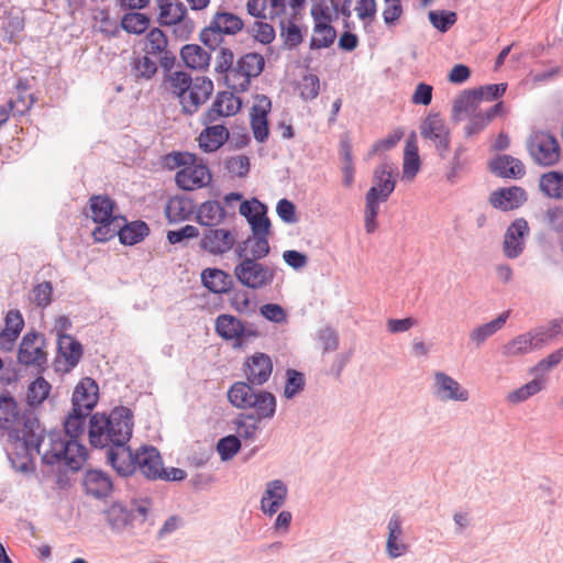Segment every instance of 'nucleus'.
<instances>
[{"label": "nucleus", "mask_w": 563, "mask_h": 563, "mask_svg": "<svg viewBox=\"0 0 563 563\" xmlns=\"http://www.w3.org/2000/svg\"><path fill=\"white\" fill-rule=\"evenodd\" d=\"M267 238L268 235L252 234L240 243L235 250L239 260L254 258V261H261L266 257L271 251Z\"/></svg>", "instance_id": "393cba45"}, {"label": "nucleus", "mask_w": 563, "mask_h": 563, "mask_svg": "<svg viewBox=\"0 0 563 563\" xmlns=\"http://www.w3.org/2000/svg\"><path fill=\"white\" fill-rule=\"evenodd\" d=\"M228 172L238 177H244L250 170V159L245 155H238L225 162Z\"/></svg>", "instance_id": "774afa93"}, {"label": "nucleus", "mask_w": 563, "mask_h": 563, "mask_svg": "<svg viewBox=\"0 0 563 563\" xmlns=\"http://www.w3.org/2000/svg\"><path fill=\"white\" fill-rule=\"evenodd\" d=\"M51 384L43 377H37L27 389V401L31 406L41 405L49 395Z\"/></svg>", "instance_id": "5fc2aeb1"}, {"label": "nucleus", "mask_w": 563, "mask_h": 563, "mask_svg": "<svg viewBox=\"0 0 563 563\" xmlns=\"http://www.w3.org/2000/svg\"><path fill=\"white\" fill-rule=\"evenodd\" d=\"M229 130L222 125L207 126L199 135V146L207 153H211L220 148L229 139Z\"/></svg>", "instance_id": "c756f323"}, {"label": "nucleus", "mask_w": 563, "mask_h": 563, "mask_svg": "<svg viewBox=\"0 0 563 563\" xmlns=\"http://www.w3.org/2000/svg\"><path fill=\"white\" fill-rule=\"evenodd\" d=\"M88 416H90V413H85L82 410L78 411L73 408L64 422V437H66L67 440L78 441V438L82 435L85 431Z\"/></svg>", "instance_id": "37998d69"}, {"label": "nucleus", "mask_w": 563, "mask_h": 563, "mask_svg": "<svg viewBox=\"0 0 563 563\" xmlns=\"http://www.w3.org/2000/svg\"><path fill=\"white\" fill-rule=\"evenodd\" d=\"M562 329L561 321L552 320L547 325H541L530 330L531 336H533V343L537 350L542 349L550 341H552Z\"/></svg>", "instance_id": "49530a36"}, {"label": "nucleus", "mask_w": 563, "mask_h": 563, "mask_svg": "<svg viewBox=\"0 0 563 563\" xmlns=\"http://www.w3.org/2000/svg\"><path fill=\"white\" fill-rule=\"evenodd\" d=\"M265 66L264 57L258 53H247L241 56L234 69L225 78V85L232 91L244 92L249 89L251 79L258 77Z\"/></svg>", "instance_id": "6e6552de"}, {"label": "nucleus", "mask_w": 563, "mask_h": 563, "mask_svg": "<svg viewBox=\"0 0 563 563\" xmlns=\"http://www.w3.org/2000/svg\"><path fill=\"white\" fill-rule=\"evenodd\" d=\"M481 102L475 89L463 91L453 103L452 119L462 120L464 114H472Z\"/></svg>", "instance_id": "4c0bfd02"}, {"label": "nucleus", "mask_w": 563, "mask_h": 563, "mask_svg": "<svg viewBox=\"0 0 563 563\" xmlns=\"http://www.w3.org/2000/svg\"><path fill=\"white\" fill-rule=\"evenodd\" d=\"M536 346L533 343V336H531L530 331L519 334L506 343L501 347V353L506 357H516L526 355L536 351Z\"/></svg>", "instance_id": "e433bc0d"}, {"label": "nucleus", "mask_w": 563, "mask_h": 563, "mask_svg": "<svg viewBox=\"0 0 563 563\" xmlns=\"http://www.w3.org/2000/svg\"><path fill=\"white\" fill-rule=\"evenodd\" d=\"M336 37V31L330 23H316L313 36L310 40L311 49L330 47Z\"/></svg>", "instance_id": "a18cd8bd"}, {"label": "nucleus", "mask_w": 563, "mask_h": 563, "mask_svg": "<svg viewBox=\"0 0 563 563\" xmlns=\"http://www.w3.org/2000/svg\"><path fill=\"white\" fill-rule=\"evenodd\" d=\"M408 551L404 542L402 519L399 512L391 514L387 522L386 553L390 559H397Z\"/></svg>", "instance_id": "6ab92c4d"}, {"label": "nucleus", "mask_w": 563, "mask_h": 563, "mask_svg": "<svg viewBox=\"0 0 563 563\" xmlns=\"http://www.w3.org/2000/svg\"><path fill=\"white\" fill-rule=\"evenodd\" d=\"M249 32L262 44H269L275 38L274 27L263 21L254 22Z\"/></svg>", "instance_id": "0e129e2a"}, {"label": "nucleus", "mask_w": 563, "mask_h": 563, "mask_svg": "<svg viewBox=\"0 0 563 563\" xmlns=\"http://www.w3.org/2000/svg\"><path fill=\"white\" fill-rule=\"evenodd\" d=\"M305 387L303 374L296 369H287L286 372V384L284 388V396L287 399H292L297 396Z\"/></svg>", "instance_id": "13d9d810"}, {"label": "nucleus", "mask_w": 563, "mask_h": 563, "mask_svg": "<svg viewBox=\"0 0 563 563\" xmlns=\"http://www.w3.org/2000/svg\"><path fill=\"white\" fill-rule=\"evenodd\" d=\"M287 486L280 479H274L266 484L262 499L285 501L287 498Z\"/></svg>", "instance_id": "69168bd1"}, {"label": "nucleus", "mask_w": 563, "mask_h": 563, "mask_svg": "<svg viewBox=\"0 0 563 563\" xmlns=\"http://www.w3.org/2000/svg\"><path fill=\"white\" fill-rule=\"evenodd\" d=\"M432 395L440 401H467L468 391L452 376L444 372L437 371L433 374L431 386Z\"/></svg>", "instance_id": "f8f14e48"}, {"label": "nucleus", "mask_w": 563, "mask_h": 563, "mask_svg": "<svg viewBox=\"0 0 563 563\" xmlns=\"http://www.w3.org/2000/svg\"><path fill=\"white\" fill-rule=\"evenodd\" d=\"M300 96L305 100H312L318 97L320 81L316 75H306L299 84Z\"/></svg>", "instance_id": "338daca9"}, {"label": "nucleus", "mask_w": 563, "mask_h": 563, "mask_svg": "<svg viewBox=\"0 0 563 563\" xmlns=\"http://www.w3.org/2000/svg\"><path fill=\"white\" fill-rule=\"evenodd\" d=\"M257 421L254 413L241 415L240 418L234 421L238 432L236 437H239V439L254 440L258 430Z\"/></svg>", "instance_id": "6e6d98bb"}, {"label": "nucleus", "mask_w": 563, "mask_h": 563, "mask_svg": "<svg viewBox=\"0 0 563 563\" xmlns=\"http://www.w3.org/2000/svg\"><path fill=\"white\" fill-rule=\"evenodd\" d=\"M135 472L139 471L148 479H157L162 475V457L154 446H142L136 450Z\"/></svg>", "instance_id": "a211bd4d"}, {"label": "nucleus", "mask_w": 563, "mask_h": 563, "mask_svg": "<svg viewBox=\"0 0 563 563\" xmlns=\"http://www.w3.org/2000/svg\"><path fill=\"white\" fill-rule=\"evenodd\" d=\"M429 20L431 24L440 32H446L455 22L456 14L452 11H430Z\"/></svg>", "instance_id": "052dcab7"}, {"label": "nucleus", "mask_w": 563, "mask_h": 563, "mask_svg": "<svg viewBox=\"0 0 563 563\" xmlns=\"http://www.w3.org/2000/svg\"><path fill=\"white\" fill-rule=\"evenodd\" d=\"M135 455L136 451L133 452L128 444H118L106 451L107 462L122 477L135 473Z\"/></svg>", "instance_id": "dca6fc26"}, {"label": "nucleus", "mask_w": 563, "mask_h": 563, "mask_svg": "<svg viewBox=\"0 0 563 563\" xmlns=\"http://www.w3.org/2000/svg\"><path fill=\"white\" fill-rule=\"evenodd\" d=\"M150 233V228L144 221L128 222L124 217L119 219L113 228L107 225L96 227L92 236L97 242H107L115 235L124 245H134L144 240Z\"/></svg>", "instance_id": "0eeeda50"}, {"label": "nucleus", "mask_w": 563, "mask_h": 563, "mask_svg": "<svg viewBox=\"0 0 563 563\" xmlns=\"http://www.w3.org/2000/svg\"><path fill=\"white\" fill-rule=\"evenodd\" d=\"M240 213L246 218L254 235H269L271 221L267 217V207L258 199L242 201Z\"/></svg>", "instance_id": "ddd939ff"}, {"label": "nucleus", "mask_w": 563, "mask_h": 563, "mask_svg": "<svg viewBox=\"0 0 563 563\" xmlns=\"http://www.w3.org/2000/svg\"><path fill=\"white\" fill-rule=\"evenodd\" d=\"M397 167L391 163H383L374 172V186L377 188L378 201H386L395 189L394 174Z\"/></svg>", "instance_id": "cd10ccee"}, {"label": "nucleus", "mask_w": 563, "mask_h": 563, "mask_svg": "<svg viewBox=\"0 0 563 563\" xmlns=\"http://www.w3.org/2000/svg\"><path fill=\"white\" fill-rule=\"evenodd\" d=\"M527 200L526 191L517 186L500 188L490 194L489 202L496 209L509 211L519 208Z\"/></svg>", "instance_id": "b1692460"}, {"label": "nucleus", "mask_w": 563, "mask_h": 563, "mask_svg": "<svg viewBox=\"0 0 563 563\" xmlns=\"http://www.w3.org/2000/svg\"><path fill=\"white\" fill-rule=\"evenodd\" d=\"M168 89L179 99L184 114H195L213 92V82L208 77L191 76L185 71H174L167 76Z\"/></svg>", "instance_id": "7ed1b4c3"}, {"label": "nucleus", "mask_w": 563, "mask_h": 563, "mask_svg": "<svg viewBox=\"0 0 563 563\" xmlns=\"http://www.w3.org/2000/svg\"><path fill=\"white\" fill-rule=\"evenodd\" d=\"M180 56L187 67L205 69L210 62V55L197 44H187L180 51Z\"/></svg>", "instance_id": "58836bf2"}, {"label": "nucleus", "mask_w": 563, "mask_h": 563, "mask_svg": "<svg viewBox=\"0 0 563 563\" xmlns=\"http://www.w3.org/2000/svg\"><path fill=\"white\" fill-rule=\"evenodd\" d=\"M544 388V380L542 378H533L531 382L527 383L526 385L515 389L514 391L509 393L507 396V400L511 404H519L531 396L540 393Z\"/></svg>", "instance_id": "3c124183"}, {"label": "nucleus", "mask_w": 563, "mask_h": 563, "mask_svg": "<svg viewBox=\"0 0 563 563\" xmlns=\"http://www.w3.org/2000/svg\"><path fill=\"white\" fill-rule=\"evenodd\" d=\"M490 170L504 178H521L526 170L525 165L518 158L510 155H498L489 163Z\"/></svg>", "instance_id": "c85d7f7f"}, {"label": "nucleus", "mask_w": 563, "mask_h": 563, "mask_svg": "<svg viewBox=\"0 0 563 563\" xmlns=\"http://www.w3.org/2000/svg\"><path fill=\"white\" fill-rule=\"evenodd\" d=\"M365 200V230L367 233H373L377 227L376 217L379 210L377 188H369Z\"/></svg>", "instance_id": "603ef678"}, {"label": "nucleus", "mask_w": 563, "mask_h": 563, "mask_svg": "<svg viewBox=\"0 0 563 563\" xmlns=\"http://www.w3.org/2000/svg\"><path fill=\"white\" fill-rule=\"evenodd\" d=\"M211 22L223 35H234L244 26L242 19L230 12H217Z\"/></svg>", "instance_id": "c03bdc74"}, {"label": "nucleus", "mask_w": 563, "mask_h": 563, "mask_svg": "<svg viewBox=\"0 0 563 563\" xmlns=\"http://www.w3.org/2000/svg\"><path fill=\"white\" fill-rule=\"evenodd\" d=\"M234 243V235L225 229H208L200 241L201 247L213 255L229 252Z\"/></svg>", "instance_id": "412c9836"}, {"label": "nucleus", "mask_w": 563, "mask_h": 563, "mask_svg": "<svg viewBox=\"0 0 563 563\" xmlns=\"http://www.w3.org/2000/svg\"><path fill=\"white\" fill-rule=\"evenodd\" d=\"M306 0H271L269 19H279L280 37L287 48L297 47L303 40L296 20Z\"/></svg>", "instance_id": "20e7f679"}, {"label": "nucleus", "mask_w": 563, "mask_h": 563, "mask_svg": "<svg viewBox=\"0 0 563 563\" xmlns=\"http://www.w3.org/2000/svg\"><path fill=\"white\" fill-rule=\"evenodd\" d=\"M228 294L230 305L236 312L244 316H252L255 312V305L247 290L233 287Z\"/></svg>", "instance_id": "de8ad7c7"}, {"label": "nucleus", "mask_w": 563, "mask_h": 563, "mask_svg": "<svg viewBox=\"0 0 563 563\" xmlns=\"http://www.w3.org/2000/svg\"><path fill=\"white\" fill-rule=\"evenodd\" d=\"M527 150L532 161L544 167L556 164L561 157V147L556 137L544 131H536L529 136Z\"/></svg>", "instance_id": "9d476101"}, {"label": "nucleus", "mask_w": 563, "mask_h": 563, "mask_svg": "<svg viewBox=\"0 0 563 563\" xmlns=\"http://www.w3.org/2000/svg\"><path fill=\"white\" fill-rule=\"evenodd\" d=\"M510 311L500 313L496 319L474 328L470 332V340L475 346H481L487 339L497 333L507 322Z\"/></svg>", "instance_id": "7c9ffc66"}, {"label": "nucleus", "mask_w": 563, "mask_h": 563, "mask_svg": "<svg viewBox=\"0 0 563 563\" xmlns=\"http://www.w3.org/2000/svg\"><path fill=\"white\" fill-rule=\"evenodd\" d=\"M272 108L271 99L265 95H256L255 103L251 109V128L254 139L264 143L268 139V121L267 115Z\"/></svg>", "instance_id": "4468645a"}, {"label": "nucleus", "mask_w": 563, "mask_h": 563, "mask_svg": "<svg viewBox=\"0 0 563 563\" xmlns=\"http://www.w3.org/2000/svg\"><path fill=\"white\" fill-rule=\"evenodd\" d=\"M159 18L162 25H176L180 23L186 14L187 8L181 2H168L167 0H158Z\"/></svg>", "instance_id": "473e14b6"}, {"label": "nucleus", "mask_w": 563, "mask_h": 563, "mask_svg": "<svg viewBox=\"0 0 563 563\" xmlns=\"http://www.w3.org/2000/svg\"><path fill=\"white\" fill-rule=\"evenodd\" d=\"M150 25V18L140 12H129L122 16L121 26L131 34H142Z\"/></svg>", "instance_id": "8fccbe9b"}, {"label": "nucleus", "mask_w": 563, "mask_h": 563, "mask_svg": "<svg viewBox=\"0 0 563 563\" xmlns=\"http://www.w3.org/2000/svg\"><path fill=\"white\" fill-rule=\"evenodd\" d=\"M540 189L549 197L563 198V173L549 172L540 178Z\"/></svg>", "instance_id": "09e8293b"}, {"label": "nucleus", "mask_w": 563, "mask_h": 563, "mask_svg": "<svg viewBox=\"0 0 563 563\" xmlns=\"http://www.w3.org/2000/svg\"><path fill=\"white\" fill-rule=\"evenodd\" d=\"M251 408L255 410L254 416L257 420L271 419L276 411V398L269 391L257 390L256 396L253 397Z\"/></svg>", "instance_id": "ea45409f"}, {"label": "nucleus", "mask_w": 563, "mask_h": 563, "mask_svg": "<svg viewBox=\"0 0 563 563\" xmlns=\"http://www.w3.org/2000/svg\"><path fill=\"white\" fill-rule=\"evenodd\" d=\"M252 386L253 385H251L249 382L234 383L228 391V398L230 402L236 408H251L253 397H255L257 394V391H255Z\"/></svg>", "instance_id": "f704fd0d"}, {"label": "nucleus", "mask_w": 563, "mask_h": 563, "mask_svg": "<svg viewBox=\"0 0 563 563\" xmlns=\"http://www.w3.org/2000/svg\"><path fill=\"white\" fill-rule=\"evenodd\" d=\"M467 148L463 144H459L454 150V155L450 162V169L446 174L449 181H453L457 174L463 170L467 164V159L464 157Z\"/></svg>", "instance_id": "e2e57ef3"}, {"label": "nucleus", "mask_w": 563, "mask_h": 563, "mask_svg": "<svg viewBox=\"0 0 563 563\" xmlns=\"http://www.w3.org/2000/svg\"><path fill=\"white\" fill-rule=\"evenodd\" d=\"M85 490L96 498H104L112 492V482L109 475L100 470H89L84 477Z\"/></svg>", "instance_id": "a878e982"}, {"label": "nucleus", "mask_w": 563, "mask_h": 563, "mask_svg": "<svg viewBox=\"0 0 563 563\" xmlns=\"http://www.w3.org/2000/svg\"><path fill=\"white\" fill-rule=\"evenodd\" d=\"M98 385L89 377L82 378L75 387L73 393V408L82 410L85 413H91L98 401Z\"/></svg>", "instance_id": "aec40b11"}, {"label": "nucleus", "mask_w": 563, "mask_h": 563, "mask_svg": "<svg viewBox=\"0 0 563 563\" xmlns=\"http://www.w3.org/2000/svg\"><path fill=\"white\" fill-rule=\"evenodd\" d=\"M420 167V158L418 154V146L416 143V135L412 133L407 140L404 156L402 177L405 179H412Z\"/></svg>", "instance_id": "a19ab883"}, {"label": "nucleus", "mask_w": 563, "mask_h": 563, "mask_svg": "<svg viewBox=\"0 0 563 563\" xmlns=\"http://www.w3.org/2000/svg\"><path fill=\"white\" fill-rule=\"evenodd\" d=\"M168 41L161 29L154 27L146 35L145 53L147 55H161L167 49Z\"/></svg>", "instance_id": "864d4df0"}, {"label": "nucleus", "mask_w": 563, "mask_h": 563, "mask_svg": "<svg viewBox=\"0 0 563 563\" xmlns=\"http://www.w3.org/2000/svg\"><path fill=\"white\" fill-rule=\"evenodd\" d=\"M21 441L29 453L41 455L44 464L65 465L73 472L80 470L88 456L79 441L67 440L60 430L46 432L40 424L27 429Z\"/></svg>", "instance_id": "f257e3e1"}, {"label": "nucleus", "mask_w": 563, "mask_h": 563, "mask_svg": "<svg viewBox=\"0 0 563 563\" xmlns=\"http://www.w3.org/2000/svg\"><path fill=\"white\" fill-rule=\"evenodd\" d=\"M133 431V413L126 407H117L109 415L95 413L90 417L89 440L92 446L109 449L128 444Z\"/></svg>", "instance_id": "f03ea898"}, {"label": "nucleus", "mask_w": 563, "mask_h": 563, "mask_svg": "<svg viewBox=\"0 0 563 563\" xmlns=\"http://www.w3.org/2000/svg\"><path fill=\"white\" fill-rule=\"evenodd\" d=\"M234 276L242 286L257 290L273 283L275 268L254 258H243L234 267Z\"/></svg>", "instance_id": "1a4fd4ad"}, {"label": "nucleus", "mask_w": 563, "mask_h": 563, "mask_svg": "<svg viewBox=\"0 0 563 563\" xmlns=\"http://www.w3.org/2000/svg\"><path fill=\"white\" fill-rule=\"evenodd\" d=\"M157 71V65L145 53L144 56L137 57L132 63V73L136 79H151Z\"/></svg>", "instance_id": "4d7b16f0"}, {"label": "nucleus", "mask_w": 563, "mask_h": 563, "mask_svg": "<svg viewBox=\"0 0 563 563\" xmlns=\"http://www.w3.org/2000/svg\"><path fill=\"white\" fill-rule=\"evenodd\" d=\"M45 339L35 331L23 335L19 351L18 361L24 366H32L36 369H43L47 363V354L44 351Z\"/></svg>", "instance_id": "9b49d317"}, {"label": "nucleus", "mask_w": 563, "mask_h": 563, "mask_svg": "<svg viewBox=\"0 0 563 563\" xmlns=\"http://www.w3.org/2000/svg\"><path fill=\"white\" fill-rule=\"evenodd\" d=\"M89 208L91 219L98 224L97 227L107 225L113 228L119 219H122V216H113L114 202L108 196H91Z\"/></svg>", "instance_id": "4be33fe9"}, {"label": "nucleus", "mask_w": 563, "mask_h": 563, "mask_svg": "<svg viewBox=\"0 0 563 563\" xmlns=\"http://www.w3.org/2000/svg\"><path fill=\"white\" fill-rule=\"evenodd\" d=\"M241 449V441L234 434L227 435L219 440L217 451L222 461L231 460Z\"/></svg>", "instance_id": "bf43d9fd"}, {"label": "nucleus", "mask_w": 563, "mask_h": 563, "mask_svg": "<svg viewBox=\"0 0 563 563\" xmlns=\"http://www.w3.org/2000/svg\"><path fill=\"white\" fill-rule=\"evenodd\" d=\"M37 426L38 420L34 416L19 413L11 396L0 395V429L8 431L12 440L21 441L27 429Z\"/></svg>", "instance_id": "423d86ee"}, {"label": "nucleus", "mask_w": 563, "mask_h": 563, "mask_svg": "<svg viewBox=\"0 0 563 563\" xmlns=\"http://www.w3.org/2000/svg\"><path fill=\"white\" fill-rule=\"evenodd\" d=\"M529 234L528 222L523 218L516 219L507 229L503 249L508 258H517L525 249V239Z\"/></svg>", "instance_id": "2eb2a0df"}, {"label": "nucleus", "mask_w": 563, "mask_h": 563, "mask_svg": "<svg viewBox=\"0 0 563 563\" xmlns=\"http://www.w3.org/2000/svg\"><path fill=\"white\" fill-rule=\"evenodd\" d=\"M57 349L69 367H75L82 356L81 344L69 334H59Z\"/></svg>", "instance_id": "2f4dec72"}, {"label": "nucleus", "mask_w": 563, "mask_h": 563, "mask_svg": "<svg viewBox=\"0 0 563 563\" xmlns=\"http://www.w3.org/2000/svg\"><path fill=\"white\" fill-rule=\"evenodd\" d=\"M421 135L432 142L441 139L443 135H451V131L445 121L438 113H430L420 125Z\"/></svg>", "instance_id": "72a5a7b5"}, {"label": "nucleus", "mask_w": 563, "mask_h": 563, "mask_svg": "<svg viewBox=\"0 0 563 563\" xmlns=\"http://www.w3.org/2000/svg\"><path fill=\"white\" fill-rule=\"evenodd\" d=\"M202 285L213 294H227L234 287L233 277L219 268H206L201 273Z\"/></svg>", "instance_id": "bb28decb"}, {"label": "nucleus", "mask_w": 563, "mask_h": 563, "mask_svg": "<svg viewBox=\"0 0 563 563\" xmlns=\"http://www.w3.org/2000/svg\"><path fill=\"white\" fill-rule=\"evenodd\" d=\"M214 328L223 340L233 341L234 349H243L260 336L255 324L227 313L217 317Z\"/></svg>", "instance_id": "39448f33"}, {"label": "nucleus", "mask_w": 563, "mask_h": 563, "mask_svg": "<svg viewBox=\"0 0 563 563\" xmlns=\"http://www.w3.org/2000/svg\"><path fill=\"white\" fill-rule=\"evenodd\" d=\"M225 218V211L222 205L216 200L203 202L197 212V221L205 227L219 224Z\"/></svg>", "instance_id": "c9c22d12"}, {"label": "nucleus", "mask_w": 563, "mask_h": 563, "mask_svg": "<svg viewBox=\"0 0 563 563\" xmlns=\"http://www.w3.org/2000/svg\"><path fill=\"white\" fill-rule=\"evenodd\" d=\"M272 372V358L265 353L257 352L245 362V376L253 386L264 385L269 379Z\"/></svg>", "instance_id": "f3484780"}, {"label": "nucleus", "mask_w": 563, "mask_h": 563, "mask_svg": "<svg viewBox=\"0 0 563 563\" xmlns=\"http://www.w3.org/2000/svg\"><path fill=\"white\" fill-rule=\"evenodd\" d=\"M106 517L109 526L115 532L123 531L134 518L131 511L120 503L111 505L106 511Z\"/></svg>", "instance_id": "79ce46f5"}, {"label": "nucleus", "mask_w": 563, "mask_h": 563, "mask_svg": "<svg viewBox=\"0 0 563 563\" xmlns=\"http://www.w3.org/2000/svg\"><path fill=\"white\" fill-rule=\"evenodd\" d=\"M53 286L49 282H43L33 287L31 291V301L37 307L45 308L52 301Z\"/></svg>", "instance_id": "680f3d73"}, {"label": "nucleus", "mask_w": 563, "mask_h": 563, "mask_svg": "<svg viewBox=\"0 0 563 563\" xmlns=\"http://www.w3.org/2000/svg\"><path fill=\"white\" fill-rule=\"evenodd\" d=\"M175 180L179 188L189 191L208 185L211 175L207 166L194 165L177 172Z\"/></svg>", "instance_id": "5701e85b"}]
</instances>
